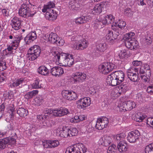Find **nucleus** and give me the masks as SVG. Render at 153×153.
Masks as SVG:
<instances>
[{"label":"nucleus","instance_id":"1","mask_svg":"<svg viewBox=\"0 0 153 153\" xmlns=\"http://www.w3.org/2000/svg\"><path fill=\"white\" fill-rule=\"evenodd\" d=\"M54 57L56 60L63 66L70 67L74 64V58L71 54L59 53L57 54Z\"/></svg>","mask_w":153,"mask_h":153},{"label":"nucleus","instance_id":"2","mask_svg":"<svg viewBox=\"0 0 153 153\" xmlns=\"http://www.w3.org/2000/svg\"><path fill=\"white\" fill-rule=\"evenodd\" d=\"M36 13V10L34 9V5H32L30 2V4H22L19 11V16L24 18L32 17Z\"/></svg>","mask_w":153,"mask_h":153},{"label":"nucleus","instance_id":"3","mask_svg":"<svg viewBox=\"0 0 153 153\" xmlns=\"http://www.w3.org/2000/svg\"><path fill=\"white\" fill-rule=\"evenodd\" d=\"M87 148L82 143L77 144L67 148L65 153H85Z\"/></svg>","mask_w":153,"mask_h":153},{"label":"nucleus","instance_id":"4","mask_svg":"<svg viewBox=\"0 0 153 153\" xmlns=\"http://www.w3.org/2000/svg\"><path fill=\"white\" fill-rule=\"evenodd\" d=\"M116 68L117 66L114 64L107 62H104L100 65L99 69L100 72L104 74H106Z\"/></svg>","mask_w":153,"mask_h":153},{"label":"nucleus","instance_id":"5","mask_svg":"<svg viewBox=\"0 0 153 153\" xmlns=\"http://www.w3.org/2000/svg\"><path fill=\"white\" fill-rule=\"evenodd\" d=\"M41 52L40 47L37 45L31 47L28 51L29 59L32 61L34 60L40 55Z\"/></svg>","mask_w":153,"mask_h":153},{"label":"nucleus","instance_id":"6","mask_svg":"<svg viewBox=\"0 0 153 153\" xmlns=\"http://www.w3.org/2000/svg\"><path fill=\"white\" fill-rule=\"evenodd\" d=\"M138 69L131 67L127 71V75L128 79L131 81L134 82H137L138 79Z\"/></svg>","mask_w":153,"mask_h":153},{"label":"nucleus","instance_id":"7","mask_svg":"<svg viewBox=\"0 0 153 153\" xmlns=\"http://www.w3.org/2000/svg\"><path fill=\"white\" fill-rule=\"evenodd\" d=\"M140 134L139 131L136 130L128 133L127 137V140L131 143H134L139 141Z\"/></svg>","mask_w":153,"mask_h":153},{"label":"nucleus","instance_id":"8","mask_svg":"<svg viewBox=\"0 0 153 153\" xmlns=\"http://www.w3.org/2000/svg\"><path fill=\"white\" fill-rule=\"evenodd\" d=\"M62 95L64 98L70 101L75 100L77 98L76 94L73 91L63 90L62 92Z\"/></svg>","mask_w":153,"mask_h":153},{"label":"nucleus","instance_id":"9","mask_svg":"<svg viewBox=\"0 0 153 153\" xmlns=\"http://www.w3.org/2000/svg\"><path fill=\"white\" fill-rule=\"evenodd\" d=\"M76 104L78 108L85 109L86 107L90 105L91 100L89 97H84L77 101Z\"/></svg>","mask_w":153,"mask_h":153},{"label":"nucleus","instance_id":"10","mask_svg":"<svg viewBox=\"0 0 153 153\" xmlns=\"http://www.w3.org/2000/svg\"><path fill=\"white\" fill-rule=\"evenodd\" d=\"M108 123V119L106 117H102L97 120L95 125V128L98 130H102L106 127Z\"/></svg>","mask_w":153,"mask_h":153},{"label":"nucleus","instance_id":"11","mask_svg":"<svg viewBox=\"0 0 153 153\" xmlns=\"http://www.w3.org/2000/svg\"><path fill=\"white\" fill-rule=\"evenodd\" d=\"M88 41L85 39H82L77 42L73 48L79 51L83 50L88 47Z\"/></svg>","mask_w":153,"mask_h":153},{"label":"nucleus","instance_id":"12","mask_svg":"<svg viewBox=\"0 0 153 153\" xmlns=\"http://www.w3.org/2000/svg\"><path fill=\"white\" fill-rule=\"evenodd\" d=\"M53 115L56 117H62L69 113L68 109L61 107L53 110Z\"/></svg>","mask_w":153,"mask_h":153},{"label":"nucleus","instance_id":"13","mask_svg":"<svg viewBox=\"0 0 153 153\" xmlns=\"http://www.w3.org/2000/svg\"><path fill=\"white\" fill-rule=\"evenodd\" d=\"M106 35V39L110 42L112 43L114 40L116 39L119 35L118 30L113 31L108 30Z\"/></svg>","mask_w":153,"mask_h":153},{"label":"nucleus","instance_id":"14","mask_svg":"<svg viewBox=\"0 0 153 153\" xmlns=\"http://www.w3.org/2000/svg\"><path fill=\"white\" fill-rule=\"evenodd\" d=\"M44 39L53 44H55L59 39V37L55 33H51L49 34H46L43 36Z\"/></svg>","mask_w":153,"mask_h":153},{"label":"nucleus","instance_id":"15","mask_svg":"<svg viewBox=\"0 0 153 153\" xmlns=\"http://www.w3.org/2000/svg\"><path fill=\"white\" fill-rule=\"evenodd\" d=\"M60 11L58 9L55 8L53 11L46 12V17L50 21H53L56 19L57 15L60 13Z\"/></svg>","mask_w":153,"mask_h":153},{"label":"nucleus","instance_id":"16","mask_svg":"<svg viewBox=\"0 0 153 153\" xmlns=\"http://www.w3.org/2000/svg\"><path fill=\"white\" fill-rule=\"evenodd\" d=\"M75 83H79L82 82L86 78V74L80 72H76L72 74Z\"/></svg>","mask_w":153,"mask_h":153},{"label":"nucleus","instance_id":"17","mask_svg":"<svg viewBox=\"0 0 153 153\" xmlns=\"http://www.w3.org/2000/svg\"><path fill=\"white\" fill-rule=\"evenodd\" d=\"M8 128H9V129L10 131H13V133L11 135V136H10L8 137H6L8 139V143L10 145H14L16 143V140L17 138V136L16 133L14 132L13 131V126H12L11 124H10L8 126Z\"/></svg>","mask_w":153,"mask_h":153},{"label":"nucleus","instance_id":"18","mask_svg":"<svg viewBox=\"0 0 153 153\" xmlns=\"http://www.w3.org/2000/svg\"><path fill=\"white\" fill-rule=\"evenodd\" d=\"M125 42V45L128 48L131 50H136L138 48L139 45L138 42L134 39Z\"/></svg>","mask_w":153,"mask_h":153},{"label":"nucleus","instance_id":"19","mask_svg":"<svg viewBox=\"0 0 153 153\" xmlns=\"http://www.w3.org/2000/svg\"><path fill=\"white\" fill-rule=\"evenodd\" d=\"M59 143L57 140H47L43 143V146L45 148H55L59 146Z\"/></svg>","mask_w":153,"mask_h":153},{"label":"nucleus","instance_id":"20","mask_svg":"<svg viewBox=\"0 0 153 153\" xmlns=\"http://www.w3.org/2000/svg\"><path fill=\"white\" fill-rule=\"evenodd\" d=\"M11 25L16 30H18L21 28V20L16 17H14L11 20Z\"/></svg>","mask_w":153,"mask_h":153},{"label":"nucleus","instance_id":"21","mask_svg":"<svg viewBox=\"0 0 153 153\" xmlns=\"http://www.w3.org/2000/svg\"><path fill=\"white\" fill-rule=\"evenodd\" d=\"M115 76L113 75L112 73L108 75L107 79V82H108L109 84L112 86H115L120 84V83L118 82V79H117Z\"/></svg>","mask_w":153,"mask_h":153},{"label":"nucleus","instance_id":"22","mask_svg":"<svg viewBox=\"0 0 153 153\" xmlns=\"http://www.w3.org/2000/svg\"><path fill=\"white\" fill-rule=\"evenodd\" d=\"M64 72L63 68L58 66L52 68L50 71V73H51L52 75L56 76H60L63 74Z\"/></svg>","mask_w":153,"mask_h":153},{"label":"nucleus","instance_id":"23","mask_svg":"<svg viewBox=\"0 0 153 153\" xmlns=\"http://www.w3.org/2000/svg\"><path fill=\"white\" fill-rule=\"evenodd\" d=\"M117 148L120 152H125L128 149L127 142L124 140L121 141L118 144Z\"/></svg>","mask_w":153,"mask_h":153},{"label":"nucleus","instance_id":"24","mask_svg":"<svg viewBox=\"0 0 153 153\" xmlns=\"http://www.w3.org/2000/svg\"><path fill=\"white\" fill-rule=\"evenodd\" d=\"M111 137L107 135H105L101 138L99 140L100 144L102 146H107L109 145L112 142Z\"/></svg>","mask_w":153,"mask_h":153},{"label":"nucleus","instance_id":"25","mask_svg":"<svg viewBox=\"0 0 153 153\" xmlns=\"http://www.w3.org/2000/svg\"><path fill=\"white\" fill-rule=\"evenodd\" d=\"M101 20L102 24L105 25L113 23L114 19L112 15H110L107 16H101Z\"/></svg>","mask_w":153,"mask_h":153},{"label":"nucleus","instance_id":"26","mask_svg":"<svg viewBox=\"0 0 153 153\" xmlns=\"http://www.w3.org/2000/svg\"><path fill=\"white\" fill-rule=\"evenodd\" d=\"M36 38V34L35 31L31 32L27 35L24 40L26 43L28 44L31 42Z\"/></svg>","mask_w":153,"mask_h":153},{"label":"nucleus","instance_id":"27","mask_svg":"<svg viewBox=\"0 0 153 153\" xmlns=\"http://www.w3.org/2000/svg\"><path fill=\"white\" fill-rule=\"evenodd\" d=\"M112 73L113 75L116 76V78L118 79V82H120V84L124 81L125 74L122 71H115Z\"/></svg>","mask_w":153,"mask_h":153},{"label":"nucleus","instance_id":"28","mask_svg":"<svg viewBox=\"0 0 153 153\" xmlns=\"http://www.w3.org/2000/svg\"><path fill=\"white\" fill-rule=\"evenodd\" d=\"M25 85V81L23 78H20L16 80L12 84L10 85V87L11 88L19 86V87H22Z\"/></svg>","mask_w":153,"mask_h":153},{"label":"nucleus","instance_id":"29","mask_svg":"<svg viewBox=\"0 0 153 153\" xmlns=\"http://www.w3.org/2000/svg\"><path fill=\"white\" fill-rule=\"evenodd\" d=\"M55 6V4L53 2L49 1L47 4L44 5V8L42 9V11L44 13L47 11H53L54 10V9H51L54 8Z\"/></svg>","mask_w":153,"mask_h":153},{"label":"nucleus","instance_id":"30","mask_svg":"<svg viewBox=\"0 0 153 153\" xmlns=\"http://www.w3.org/2000/svg\"><path fill=\"white\" fill-rule=\"evenodd\" d=\"M103 5L100 4L96 5L94 8L91 10V12L94 15H98L102 11L103 9Z\"/></svg>","mask_w":153,"mask_h":153},{"label":"nucleus","instance_id":"31","mask_svg":"<svg viewBox=\"0 0 153 153\" xmlns=\"http://www.w3.org/2000/svg\"><path fill=\"white\" fill-rule=\"evenodd\" d=\"M123 104L125 106V109H126V111L131 110L133 108H134L136 105L134 102L130 100L123 102Z\"/></svg>","mask_w":153,"mask_h":153},{"label":"nucleus","instance_id":"32","mask_svg":"<svg viewBox=\"0 0 153 153\" xmlns=\"http://www.w3.org/2000/svg\"><path fill=\"white\" fill-rule=\"evenodd\" d=\"M68 126H65L62 128V130L59 131V136L61 137L66 138L69 136V134L68 132Z\"/></svg>","mask_w":153,"mask_h":153},{"label":"nucleus","instance_id":"33","mask_svg":"<svg viewBox=\"0 0 153 153\" xmlns=\"http://www.w3.org/2000/svg\"><path fill=\"white\" fill-rule=\"evenodd\" d=\"M38 72L40 74L42 75L46 76L48 75L49 70L45 66L42 65L37 69Z\"/></svg>","mask_w":153,"mask_h":153},{"label":"nucleus","instance_id":"34","mask_svg":"<svg viewBox=\"0 0 153 153\" xmlns=\"http://www.w3.org/2000/svg\"><path fill=\"white\" fill-rule=\"evenodd\" d=\"M49 119L45 120L42 123V127L45 128L51 127L55 125V122L53 120H49Z\"/></svg>","mask_w":153,"mask_h":153},{"label":"nucleus","instance_id":"35","mask_svg":"<svg viewBox=\"0 0 153 153\" xmlns=\"http://www.w3.org/2000/svg\"><path fill=\"white\" fill-rule=\"evenodd\" d=\"M17 113L22 117H25L28 114V110L23 108H19L17 109Z\"/></svg>","mask_w":153,"mask_h":153},{"label":"nucleus","instance_id":"36","mask_svg":"<svg viewBox=\"0 0 153 153\" xmlns=\"http://www.w3.org/2000/svg\"><path fill=\"white\" fill-rule=\"evenodd\" d=\"M38 92V91L37 90H33L26 93L24 97L26 99H30L37 94Z\"/></svg>","mask_w":153,"mask_h":153},{"label":"nucleus","instance_id":"37","mask_svg":"<svg viewBox=\"0 0 153 153\" xmlns=\"http://www.w3.org/2000/svg\"><path fill=\"white\" fill-rule=\"evenodd\" d=\"M96 48L101 52L104 51L107 48V46L106 43L102 42L96 45Z\"/></svg>","mask_w":153,"mask_h":153},{"label":"nucleus","instance_id":"38","mask_svg":"<svg viewBox=\"0 0 153 153\" xmlns=\"http://www.w3.org/2000/svg\"><path fill=\"white\" fill-rule=\"evenodd\" d=\"M146 117V116L144 114H142L140 113H137L136 115L134 120L137 122H141Z\"/></svg>","mask_w":153,"mask_h":153},{"label":"nucleus","instance_id":"39","mask_svg":"<svg viewBox=\"0 0 153 153\" xmlns=\"http://www.w3.org/2000/svg\"><path fill=\"white\" fill-rule=\"evenodd\" d=\"M22 39V36H19L18 38L16 39L13 41L12 42L11 44V45L13 47L14 50H16L19 45V42L20 40Z\"/></svg>","mask_w":153,"mask_h":153},{"label":"nucleus","instance_id":"40","mask_svg":"<svg viewBox=\"0 0 153 153\" xmlns=\"http://www.w3.org/2000/svg\"><path fill=\"white\" fill-rule=\"evenodd\" d=\"M8 139L6 138L0 139V150L4 149L8 143Z\"/></svg>","mask_w":153,"mask_h":153},{"label":"nucleus","instance_id":"41","mask_svg":"<svg viewBox=\"0 0 153 153\" xmlns=\"http://www.w3.org/2000/svg\"><path fill=\"white\" fill-rule=\"evenodd\" d=\"M80 7V5L76 2L71 3L69 4V8L72 10H78Z\"/></svg>","mask_w":153,"mask_h":153},{"label":"nucleus","instance_id":"42","mask_svg":"<svg viewBox=\"0 0 153 153\" xmlns=\"http://www.w3.org/2000/svg\"><path fill=\"white\" fill-rule=\"evenodd\" d=\"M69 127V137L74 136L77 134L78 131L77 129L76 128L71 127Z\"/></svg>","mask_w":153,"mask_h":153},{"label":"nucleus","instance_id":"43","mask_svg":"<svg viewBox=\"0 0 153 153\" xmlns=\"http://www.w3.org/2000/svg\"><path fill=\"white\" fill-rule=\"evenodd\" d=\"M135 34L133 32H131L126 34L124 36V39L125 41V42L128 40L130 41V40H133V38L132 37Z\"/></svg>","mask_w":153,"mask_h":153},{"label":"nucleus","instance_id":"44","mask_svg":"<svg viewBox=\"0 0 153 153\" xmlns=\"http://www.w3.org/2000/svg\"><path fill=\"white\" fill-rule=\"evenodd\" d=\"M40 81L39 79L36 80L31 85L32 88L33 89H39L41 88V84L40 83Z\"/></svg>","mask_w":153,"mask_h":153},{"label":"nucleus","instance_id":"45","mask_svg":"<svg viewBox=\"0 0 153 153\" xmlns=\"http://www.w3.org/2000/svg\"><path fill=\"white\" fill-rule=\"evenodd\" d=\"M145 152V153H153V143L146 146Z\"/></svg>","mask_w":153,"mask_h":153},{"label":"nucleus","instance_id":"46","mask_svg":"<svg viewBox=\"0 0 153 153\" xmlns=\"http://www.w3.org/2000/svg\"><path fill=\"white\" fill-rule=\"evenodd\" d=\"M126 137V134L124 133H122L119 134L114 135V137L117 140H123Z\"/></svg>","mask_w":153,"mask_h":153},{"label":"nucleus","instance_id":"47","mask_svg":"<svg viewBox=\"0 0 153 153\" xmlns=\"http://www.w3.org/2000/svg\"><path fill=\"white\" fill-rule=\"evenodd\" d=\"M126 25V22L122 20H120L119 22H115L114 24V26H117L121 29H124Z\"/></svg>","mask_w":153,"mask_h":153},{"label":"nucleus","instance_id":"48","mask_svg":"<svg viewBox=\"0 0 153 153\" xmlns=\"http://www.w3.org/2000/svg\"><path fill=\"white\" fill-rule=\"evenodd\" d=\"M117 149L116 145L113 144L108 147L107 151V153H116Z\"/></svg>","mask_w":153,"mask_h":153},{"label":"nucleus","instance_id":"49","mask_svg":"<svg viewBox=\"0 0 153 153\" xmlns=\"http://www.w3.org/2000/svg\"><path fill=\"white\" fill-rule=\"evenodd\" d=\"M128 51H126L125 49L121 50L120 52L118 54V56L120 59L125 58L128 56Z\"/></svg>","mask_w":153,"mask_h":153},{"label":"nucleus","instance_id":"50","mask_svg":"<svg viewBox=\"0 0 153 153\" xmlns=\"http://www.w3.org/2000/svg\"><path fill=\"white\" fill-rule=\"evenodd\" d=\"M84 16H82L76 18L75 20V23L77 25H81L85 23Z\"/></svg>","mask_w":153,"mask_h":153},{"label":"nucleus","instance_id":"51","mask_svg":"<svg viewBox=\"0 0 153 153\" xmlns=\"http://www.w3.org/2000/svg\"><path fill=\"white\" fill-rule=\"evenodd\" d=\"M49 117L48 115H44L42 116V115H37V118L39 121H44L45 120L49 119Z\"/></svg>","mask_w":153,"mask_h":153},{"label":"nucleus","instance_id":"52","mask_svg":"<svg viewBox=\"0 0 153 153\" xmlns=\"http://www.w3.org/2000/svg\"><path fill=\"white\" fill-rule=\"evenodd\" d=\"M43 100L41 97L36 98L34 99L35 104L37 105H40L42 103Z\"/></svg>","mask_w":153,"mask_h":153},{"label":"nucleus","instance_id":"53","mask_svg":"<svg viewBox=\"0 0 153 153\" xmlns=\"http://www.w3.org/2000/svg\"><path fill=\"white\" fill-rule=\"evenodd\" d=\"M119 90V91L118 93L120 95L122 94L123 93L126 92L127 91L124 88H123L120 85L118 87L117 90Z\"/></svg>","mask_w":153,"mask_h":153},{"label":"nucleus","instance_id":"54","mask_svg":"<svg viewBox=\"0 0 153 153\" xmlns=\"http://www.w3.org/2000/svg\"><path fill=\"white\" fill-rule=\"evenodd\" d=\"M6 68V62L3 61H0V71H2Z\"/></svg>","mask_w":153,"mask_h":153},{"label":"nucleus","instance_id":"55","mask_svg":"<svg viewBox=\"0 0 153 153\" xmlns=\"http://www.w3.org/2000/svg\"><path fill=\"white\" fill-rule=\"evenodd\" d=\"M146 91L148 93L153 94V83L150 84L147 88Z\"/></svg>","mask_w":153,"mask_h":153},{"label":"nucleus","instance_id":"56","mask_svg":"<svg viewBox=\"0 0 153 153\" xmlns=\"http://www.w3.org/2000/svg\"><path fill=\"white\" fill-rule=\"evenodd\" d=\"M53 110H51V109L46 108L45 109L44 111V113L45 114V115H48L49 117L51 114H53Z\"/></svg>","mask_w":153,"mask_h":153},{"label":"nucleus","instance_id":"57","mask_svg":"<svg viewBox=\"0 0 153 153\" xmlns=\"http://www.w3.org/2000/svg\"><path fill=\"white\" fill-rule=\"evenodd\" d=\"M14 107V105H13L11 106H10L9 107V113L11 116L13 117L14 116L15 114L14 113V111L15 109Z\"/></svg>","mask_w":153,"mask_h":153},{"label":"nucleus","instance_id":"58","mask_svg":"<svg viewBox=\"0 0 153 153\" xmlns=\"http://www.w3.org/2000/svg\"><path fill=\"white\" fill-rule=\"evenodd\" d=\"M147 76H145V75H141L140 77L143 82L146 83H148L149 81L150 77H147Z\"/></svg>","mask_w":153,"mask_h":153},{"label":"nucleus","instance_id":"59","mask_svg":"<svg viewBox=\"0 0 153 153\" xmlns=\"http://www.w3.org/2000/svg\"><path fill=\"white\" fill-rule=\"evenodd\" d=\"M132 64L134 66H138L141 65L142 62L141 61L135 60L132 62Z\"/></svg>","mask_w":153,"mask_h":153},{"label":"nucleus","instance_id":"60","mask_svg":"<svg viewBox=\"0 0 153 153\" xmlns=\"http://www.w3.org/2000/svg\"><path fill=\"white\" fill-rule=\"evenodd\" d=\"M147 124L153 127V118L152 117L148 118L147 120Z\"/></svg>","mask_w":153,"mask_h":153},{"label":"nucleus","instance_id":"61","mask_svg":"<svg viewBox=\"0 0 153 153\" xmlns=\"http://www.w3.org/2000/svg\"><path fill=\"white\" fill-rule=\"evenodd\" d=\"M57 42H56L55 44L59 46L62 45L64 44V41L63 39H60L59 37V39L58 40Z\"/></svg>","mask_w":153,"mask_h":153},{"label":"nucleus","instance_id":"62","mask_svg":"<svg viewBox=\"0 0 153 153\" xmlns=\"http://www.w3.org/2000/svg\"><path fill=\"white\" fill-rule=\"evenodd\" d=\"M125 106H124L123 102L120 104V106L119 107L120 111H126V109H125Z\"/></svg>","mask_w":153,"mask_h":153},{"label":"nucleus","instance_id":"63","mask_svg":"<svg viewBox=\"0 0 153 153\" xmlns=\"http://www.w3.org/2000/svg\"><path fill=\"white\" fill-rule=\"evenodd\" d=\"M71 121H72V122H73L74 123H77L79 122L78 116L76 115L75 116L74 118L71 119Z\"/></svg>","mask_w":153,"mask_h":153},{"label":"nucleus","instance_id":"64","mask_svg":"<svg viewBox=\"0 0 153 153\" xmlns=\"http://www.w3.org/2000/svg\"><path fill=\"white\" fill-rule=\"evenodd\" d=\"M99 50H98L96 48V49L94 51L93 54L97 56H100V53H102V52L100 51Z\"/></svg>","mask_w":153,"mask_h":153}]
</instances>
